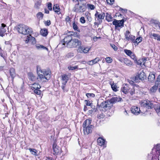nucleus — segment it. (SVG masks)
I'll return each instance as SVG.
<instances>
[{
	"instance_id": "nucleus-1",
	"label": "nucleus",
	"mask_w": 160,
	"mask_h": 160,
	"mask_svg": "<svg viewBox=\"0 0 160 160\" xmlns=\"http://www.w3.org/2000/svg\"><path fill=\"white\" fill-rule=\"evenodd\" d=\"M37 72L38 74L37 77L31 72L28 73V78L30 80L35 81L37 79L39 82L42 83L46 82L51 78V72L49 70H41L37 68Z\"/></svg>"
},
{
	"instance_id": "nucleus-2",
	"label": "nucleus",
	"mask_w": 160,
	"mask_h": 160,
	"mask_svg": "<svg viewBox=\"0 0 160 160\" xmlns=\"http://www.w3.org/2000/svg\"><path fill=\"white\" fill-rule=\"evenodd\" d=\"M76 3L74 7L73 10L77 13H81L86 11L85 5L84 4H81L80 2L84 0H73Z\"/></svg>"
},
{
	"instance_id": "nucleus-3",
	"label": "nucleus",
	"mask_w": 160,
	"mask_h": 160,
	"mask_svg": "<svg viewBox=\"0 0 160 160\" xmlns=\"http://www.w3.org/2000/svg\"><path fill=\"white\" fill-rule=\"evenodd\" d=\"M160 155V144H158L152 149V153L149 154L148 158L152 157V160H159L158 157Z\"/></svg>"
},
{
	"instance_id": "nucleus-4",
	"label": "nucleus",
	"mask_w": 160,
	"mask_h": 160,
	"mask_svg": "<svg viewBox=\"0 0 160 160\" xmlns=\"http://www.w3.org/2000/svg\"><path fill=\"white\" fill-rule=\"evenodd\" d=\"M91 120L87 119L83 123V131L84 134L88 135L92 132L93 126L91 125Z\"/></svg>"
},
{
	"instance_id": "nucleus-5",
	"label": "nucleus",
	"mask_w": 160,
	"mask_h": 160,
	"mask_svg": "<svg viewBox=\"0 0 160 160\" xmlns=\"http://www.w3.org/2000/svg\"><path fill=\"white\" fill-rule=\"evenodd\" d=\"M17 30L18 32L24 35L30 34L32 32L31 28L23 24H20L18 25Z\"/></svg>"
},
{
	"instance_id": "nucleus-6",
	"label": "nucleus",
	"mask_w": 160,
	"mask_h": 160,
	"mask_svg": "<svg viewBox=\"0 0 160 160\" xmlns=\"http://www.w3.org/2000/svg\"><path fill=\"white\" fill-rule=\"evenodd\" d=\"M70 78V76L69 75L63 74L62 76V88L64 91L67 92L68 91V89H65V87L66 84L67 83L68 80Z\"/></svg>"
},
{
	"instance_id": "nucleus-7",
	"label": "nucleus",
	"mask_w": 160,
	"mask_h": 160,
	"mask_svg": "<svg viewBox=\"0 0 160 160\" xmlns=\"http://www.w3.org/2000/svg\"><path fill=\"white\" fill-rule=\"evenodd\" d=\"M81 45V42L80 41L77 39H72L71 42L68 44V47L75 48L78 46H80Z\"/></svg>"
},
{
	"instance_id": "nucleus-8",
	"label": "nucleus",
	"mask_w": 160,
	"mask_h": 160,
	"mask_svg": "<svg viewBox=\"0 0 160 160\" xmlns=\"http://www.w3.org/2000/svg\"><path fill=\"white\" fill-rule=\"evenodd\" d=\"M146 77L144 72L142 71L138 73L134 78H133V79L135 82H138V80H143L146 78Z\"/></svg>"
},
{
	"instance_id": "nucleus-9",
	"label": "nucleus",
	"mask_w": 160,
	"mask_h": 160,
	"mask_svg": "<svg viewBox=\"0 0 160 160\" xmlns=\"http://www.w3.org/2000/svg\"><path fill=\"white\" fill-rule=\"evenodd\" d=\"M40 88V85L35 83L32 84L31 86V88L32 89H34V92L37 95H40L41 93V91L39 90Z\"/></svg>"
},
{
	"instance_id": "nucleus-10",
	"label": "nucleus",
	"mask_w": 160,
	"mask_h": 160,
	"mask_svg": "<svg viewBox=\"0 0 160 160\" xmlns=\"http://www.w3.org/2000/svg\"><path fill=\"white\" fill-rule=\"evenodd\" d=\"M95 16L97 18V20L100 23L102 22V20L104 19L105 13L104 12H102L101 13H100L96 11Z\"/></svg>"
},
{
	"instance_id": "nucleus-11",
	"label": "nucleus",
	"mask_w": 160,
	"mask_h": 160,
	"mask_svg": "<svg viewBox=\"0 0 160 160\" xmlns=\"http://www.w3.org/2000/svg\"><path fill=\"white\" fill-rule=\"evenodd\" d=\"M124 20L122 19L120 20H118L114 19L112 22V24L115 26V29H118V27L123 26L124 25Z\"/></svg>"
},
{
	"instance_id": "nucleus-12",
	"label": "nucleus",
	"mask_w": 160,
	"mask_h": 160,
	"mask_svg": "<svg viewBox=\"0 0 160 160\" xmlns=\"http://www.w3.org/2000/svg\"><path fill=\"white\" fill-rule=\"evenodd\" d=\"M142 106L149 108H153V104L151 102L148 100H144L141 103Z\"/></svg>"
},
{
	"instance_id": "nucleus-13",
	"label": "nucleus",
	"mask_w": 160,
	"mask_h": 160,
	"mask_svg": "<svg viewBox=\"0 0 160 160\" xmlns=\"http://www.w3.org/2000/svg\"><path fill=\"white\" fill-rule=\"evenodd\" d=\"M90 49V48H85L83 46H80L78 48L77 51L80 53H86L88 52Z\"/></svg>"
},
{
	"instance_id": "nucleus-14",
	"label": "nucleus",
	"mask_w": 160,
	"mask_h": 160,
	"mask_svg": "<svg viewBox=\"0 0 160 160\" xmlns=\"http://www.w3.org/2000/svg\"><path fill=\"white\" fill-rule=\"evenodd\" d=\"M131 85L127 84H123L121 88V91L124 94H127L128 93L129 89Z\"/></svg>"
},
{
	"instance_id": "nucleus-15",
	"label": "nucleus",
	"mask_w": 160,
	"mask_h": 160,
	"mask_svg": "<svg viewBox=\"0 0 160 160\" xmlns=\"http://www.w3.org/2000/svg\"><path fill=\"white\" fill-rule=\"evenodd\" d=\"M72 39V38L71 36H67L63 40L64 43L62 44L63 45H65L66 44L67 46L68 47V44L70 43Z\"/></svg>"
},
{
	"instance_id": "nucleus-16",
	"label": "nucleus",
	"mask_w": 160,
	"mask_h": 160,
	"mask_svg": "<svg viewBox=\"0 0 160 160\" xmlns=\"http://www.w3.org/2000/svg\"><path fill=\"white\" fill-rule=\"evenodd\" d=\"M131 112L135 115H138L140 113V110L137 106H133L131 108Z\"/></svg>"
},
{
	"instance_id": "nucleus-17",
	"label": "nucleus",
	"mask_w": 160,
	"mask_h": 160,
	"mask_svg": "<svg viewBox=\"0 0 160 160\" xmlns=\"http://www.w3.org/2000/svg\"><path fill=\"white\" fill-rule=\"evenodd\" d=\"M6 27V25L4 23H2L0 28V36L3 37L4 36L5 32H6V29L4 28Z\"/></svg>"
},
{
	"instance_id": "nucleus-18",
	"label": "nucleus",
	"mask_w": 160,
	"mask_h": 160,
	"mask_svg": "<svg viewBox=\"0 0 160 160\" xmlns=\"http://www.w3.org/2000/svg\"><path fill=\"white\" fill-rule=\"evenodd\" d=\"M53 149L54 154H58L60 153L61 148L58 147L55 143L53 144Z\"/></svg>"
},
{
	"instance_id": "nucleus-19",
	"label": "nucleus",
	"mask_w": 160,
	"mask_h": 160,
	"mask_svg": "<svg viewBox=\"0 0 160 160\" xmlns=\"http://www.w3.org/2000/svg\"><path fill=\"white\" fill-rule=\"evenodd\" d=\"M158 86L157 84L155 85L150 89V93L151 94H153L157 92Z\"/></svg>"
},
{
	"instance_id": "nucleus-20",
	"label": "nucleus",
	"mask_w": 160,
	"mask_h": 160,
	"mask_svg": "<svg viewBox=\"0 0 160 160\" xmlns=\"http://www.w3.org/2000/svg\"><path fill=\"white\" fill-rule=\"evenodd\" d=\"M122 98L119 97H115L112 98L110 101V103H114L121 101Z\"/></svg>"
},
{
	"instance_id": "nucleus-21",
	"label": "nucleus",
	"mask_w": 160,
	"mask_h": 160,
	"mask_svg": "<svg viewBox=\"0 0 160 160\" xmlns=\"http://www.w3.org/2000/svg\"><path fill=\"white\" fill-rule=\"evenodd\" d=\"M9 73L10 76L12 78V80L13 82L14 78L16 76L15 71L14 68H12L9 70Z\"/></svg>"
},
{
	"instance_id": "nucleus-22",
	"label": "nucleus",
	"mask_w": 160,
	"mask_h": 160,
	"mask_svg": "<svg viewBox=\"0 0 160 160\" xmlns=\"http://www.w3.org/2000/svg\"><path fill=\"white\" fill-rule=\"evenodd\" d=\"M155 75L152 72H150L148 77V81L151 82H153L155 79Z\"/></svg>"
},
{
	"instance_id": "nucleus-23",
	"label": "nucleus",
	"mask_w": 160,
	"mask_h": 160,
	"mask_svg": "<svg viewBox=\"0 0 160 160\" xmlns=\"http://www.w3.org/2000/svg\"><path fill=\"white\" fill-rule=\"evenodd\" d=\"M106 102H102L98 106V108L100 110L105 111V107Z\"/></svg>"
},
{
	"instance_id": "nucleus-24",
	"label": "nucleus",
	"mask_w": 160,
	"mask_h": 160,
	"mask_svg": "<svg viewBox=\"0 0 160 160\" xmlns=\"http://www.w3.org/2000/svg\"><path fill=\"white\" fill-rule=\"evenodd\" d=\"M97 141L99 145L100 146H102L104 145L105 140L101 137H99Z\"/></svg>"
},
{
	"instance_id": "nucleus-25",
	"label": "nucleus",
	"mask_w": 160,
	"mask_h": 160,
	"mask_svg": "<svg viewBox=\"0 0 160 160\" xmlns=\"http://www.w3.org/2000/svg\"><path fill=\"white\" fill-rule=\"evenodd\" d=\"M110 84L111 85V88L113 91L115 92L118 91V87L116 84L114 83L113 82H110Z\"/></svg>"
},
{
	"instance_id": "nucleus-26",
	"label": "nucleus",
	"mask_w": 160,
	"mask_h": 160,
	"mask_svg": "<svg viewBox=\"0 0 160 160\" xmlns=\"http://www.w3.org/2000/svg\"><path fill=\"white\" fill-rule=\"evenodd\" d=\"M106 19L108 22L112 21L113 18L111 16L110 14L108 13H106Z\"/></svg>"
},
{
	"instance_id": "nucleus-27",
	"label": "nucleus",
	"mask_w": 160,
	"mask_h": 160,
	"mask_svg": "<svg viewBox=\"0 0 160 160\" xmlns=\"http://www.w3.org/2000/svg\"><path fill=\"white\" fill-rule=\"evenodd\" d=\"M147 60L146 58H142L141 60H139L137 62V64L141 66L142 65H144L145 61Z\"/></svg>"
},
{
	"instance_id": "nucleus-28",
	"label": "nucleus",
	"mask_w": 160,
	"mask_h": 160,
	"mask_svg": "<svg viewBox=\"0 0 160 160\" xmlns=\"http://www.w3.org/2000/svg\"><path fill=\"white\" fill-rule=\"evenodd\" d=\"M53 10L55 12L57 13L58 14H60V8L58 5H55L53 7Z\"/></svg>"
},
{
	"instance_id": "nucleus-29",
	"label": "nucleus",
	"mask_w": 160,
	"mask_h": 160,
	"mask_svg": "<svg viewBox=\"0 0 160 160\" xmlns=\"http://www.w3.org/2000/svg\"><path fill=\"white\" fill-rule=\"evenodd\" d=\"M124 52L128 55L131 56V58H132L134 59V56L132 55L131 56V55H132V52L131 51H130V50H128V49H125L124 50Z\"/></svg>"
},
{
	"instance_id": "nucleus-30",
	"label": "nucleus",
	"mask_w": 160,
	"mask_h": 160,
	"mask_svg": "<svg viewBox=\"0 0 160 160\" xmlns=\"http://www.w3.org/2000/svg\"><path fill=\"white\" fill-rule=\"evenodd\" d=\"M40 32L42 36L45 37L47 36L48 34V30L46 29H41L40 31Z\"/></svg>"
},
{
	"instance_id": "nucleus-31",
	"label": "nucleus",
	"mask_w": 160,
	"mask_h": 160,
	"mask_svg": "<svg viewBox=\"0 0 160 160\" xmlns=\"http://www.w3.org/2000/svg\"><path fill=\"white\" fill-rule=\"evenodd\" d=\"M110 101L108 102H106L105 107V111L107 110L110 109L112 106V105L111 103H110Z\"/></svg>"
},
{
	"instance_id": "nucleus-32",
	"label": "nucleus",
	"mask_w": 160,
	"mask_h": 160,
	"mask_svg": "<svg viewBox=\"0 0 160 160\" xmlns=\"http://www.w3.org/2000/svg\"><path fill=\"white\" fill-rule=\"evenodd\" d=\"M135 89L134 87L131 85L128 92L130 93L131 95H133L135 94Z\"/></svg>"
},
{
	"instance_id": "nucleus-33",
	"label": "nucleus",
	"mask_w": 160,
	"mask_h": 160,
	"mask_svg": "<svg viewBox=\"0 0 160 160\" xmlns=\"http://www.w3.org/2000/svg\"><path fill=\"white\" fill-rule=\"evenodd\" d=\"M36 48L38 50H48V48L42 45H38L36 46Z\"/></svg>"
},
{
	"instance_id": "nucleus-34",
	"label": "nucleus",
	"mask_w": 160,
	"mask_h": 160,
	"mask_svg": "<svg viewBox=\"0 0 160 160\" xmlns=\"http://www.w3.org/2000/svg\"><path fill=\"white\" fill-rule=\"evenodd\" d=\"M78 22H74L72 24V28L74 30L79 31V30L78 26Z\"/></svg>"
},
{
	"instance_id": "nucleus-35",
	"label": "nucleus",
	"mask_w": 160,
	"mask_h": 160,
	"mask_svg": "<svg viewBox=\"0 0 160 160\" xmlns=\"http://www.w3.org/2000/svg\"><path fill=\"white\" fill-rule=\"evenodd\" d=\"M28 150H29L30 152L32 154L35 156L38 155L37 153V151L36 149L29 148L28 149Z\"/></svg>"
},
{
	"instance_id": "nucleus-36",
	"label": "nucleus",
	"mask_w": 160,
	"mask_h": 160,
	"mask_svg": "<svg viewBox=\"0 0 160 160\" xmlns=\"http://www.w3.org/2000/svg\"><path fill=\"white\" fill-rule=\"evenodd\" d=\"M142 41V38L139 37L135 41H134L133 43H134L135 45H137L138 43H140Z\"/></svg>"
},
{
	"instance_id": "nucleus-37",
	"label": "nucleus",
	"mask_w": 160,
	"mask_h": 160,
	"mask_svg": "<svg viewBox=\"0 0 160 160\" xmlns=\"http://www.w3.org/2000/svg\"><path fill=\"white\" fill-rule=\"evenodd\" d=\"M41 1L40 0L37 1L35 4L34 7L36 8H39V6L41 4Z\"/></svg>"
},
{
	"instance_id": "nucleus-38",
	"label": "nucleus",
	"mask_w": 160,
	"mask_h": 160,
	"mask_svg": "<svg viewBox=\"0 0 160 160\" xmlns=\"http://www.w3.org/2000/svg\"><path fill=\"white\" fill-rule=\"evenodd\" d=\"M43 16V14L41 12H39L37 13L36 16L38 19L39 20L42 19Z\"/></svg>"
},
{
	"instance_id": "nucleus-39",
	"label": "nucleus",
	"mask_w": 160,
	"mask_h": 160,
	"mask_svg": "<svg viewBox=\"0 0 160 160\" xmlns=\"http://www.w3.org/2000/svg\"><path fill=\"white\" fill-rule=\"evenodd\" d=\"M124 62L128 66L132 64V62L127 58H125L124 59Z\"/></svg>"
},
{
	"instance_id": "nucleus-40",
	"label": "nucleus",
	"mask_w": 160,
	"mask_h": 160,
	"mask_svg": "<svg viewBox=\"0 0 160 160\" xmlns=\"http://www.w3.org/2000/svg\"><path fill=\"white\" fill-rule=\"evenodd\" d=\"M155 84H157L159 87L160 86V75L158 76L157 80L155 82Z\"/></svg>"
},
{
	"instance_id": "nucleus-41",
	"label": "nucleus",
	"mask_w": 160,
	"mask_h": 160,
	"mask_svg": "<svg viewBox=\"0 0 160 160\" xmlns=\"http://www.w3.org/2000/svg\"><path fill=\"white\" fill-rule=\"evenodd\" d=\"M155 109L158 115H160V105H158L155 107Z\"/></svg>"
},
{
	"instance_id": "nucleus-42",
	"label": "nucleus",
	"mask_w": 160,
	"mask_h": 160,
	"mask_svg": "<svg viewBox=\"0 0 160 160\" xmlns=\"http://www.w3.org/2000/svg\"><path fill=\"white\" fill-rule=\"evenodd\" d=\"M74 56V53L73 52H69L68 53L66 56V58H71Z\"/></svg>"
},
{
	"instance_id": "nucleus-43",
	"label": "nucleus",
	"mask_w": 160,
	"mask_h": 160,
	"mask_svg": "<svg viewBox=\"0 0 160 160\" xmlns=\"http://www.w3.org/2000/svg\"><path fill=\"white\" fill-rule=\"evenodd\" d=\"M130 32L128 31H127L125 34V38L127 40H129L130 38Z\"/></svg>"
},
{
	"instance_id": "nucleus-44",
	"label": "nucleus",
	"mask_w": 160,
	"mask_h": 160,
	"mask_svg": "<svg viewBox=\"0 0 160 160\" xmlns=\"http://www.w3.org/2000/svg\"><path fill=\"white\" fill-rule=\"evenodd\" d=\"M78 66H75L74 67H73L71 66H69L68 67V68L69 70H73L78 68Z\"/></svg>"
},
{
	"instance_id": "nucleus-45",
	"label": "nucleus",
	"mask_w": 160,
	"mask_h": 160,
	"mask_svg": "<svg viewBox=\"0 0 160 160\" xmlns=\"http://www.w3.org/2000/svg\"><path fill=\"white\" fill-rule=\"evenodd\" d=\"M86 16L87 18V19L88 21L89 22H91L92 20V18L91 16L90 13H88L87 15H86Z\"/></svg>"
},
{
	"instance_id": "nucleus-46",
	"label": "nucleus",
	"mask_w": 160,
	"mask_h": 160,
	"mask_svg": "<svg viewBox=\"0 0 160 160\" xmlns=\"http://www.w3.org/2000/svg\"><path fill=\"white\" fill-rule=\"evenodd\" d=\"M106 62L108 63H110L112 61V58L110 57H107L106 58Z\"/></svg>"
},
{
	"instance_id": "nucleus-47",
	"label": "nucleus",
	"mask_w": 160,
	"mask_h": 160,
	"mask_svg": "<svg viewBox=\"0 0 160 160\" xmlns=\"http://www.w3.org/2000/svg\"><path fill=\"white\" fill-rule=\"evenodd\" d=\"M100 60V58L98 57H97L94 59L92 60V61L94 64H96Z\"/></svg>"
},
{
	"instance_id": "nucleus-48",
	"label": "nucleus",
	"mask_w": 160,
	"mask_h": 160,
	"mask_svg": "<svg viewBox=\"0 0 160 160\" xmlns=\"http://www.w3.org/2000/svg\"><path fill=\"white\" fill-rule=\"evenodd\" d=\"M87 6L89 8H90L91 10H93L95 8V7L94 5L90 4H87Z\"/></svg>"
},
{
	"instance_id": "nucleus-49",
	"label": "nucleus",
	"mask_w": 160,
	"mask_h": 160,
	"mask_svg": "<svg viewBox=\"0 0 160 160\" xmlns=\"http://www.w3.org/2000/svg\"><path fill=\"white\" fill-rule=\"evenodd\" d=\"M105 116L103 113H101L99 115H98L97 116V118L98 119L103 118Z\"/></svg>"
},
{
	"instance_id": "nucleus-50",
	"label": "nucleus",
	"mask_w": 160,
	"mask_h": 160,
	"mask_svg": "<svg viewBox=\"0 0 160 160\" xmlns=\"http://www.w3.org/2000/svg\"><path fill=\"white\" fill-rule=\"evenodd\" d=\"M88 98H90L91 97H95V94L93 93H87L86 94Z\"/></svg>"
},
{
	"instance_id": "nucleus-51",
	"label": "nucleus",
	"mask_w": 160,
	"mask_h": 160,
	"mask_svg": "<svg viewBox=\"0 0 160 160\" xmlns=\"http://www.w3.org/2000/svg\"><path fill=\"white\" fill-rule=\"evenodd\" d=\"M110 46L111 47L115 50L116 51L118 49L117 47L113 44H111Z\"/></svg>"
},
{
	"instance_id": "nucleus-52",
	"label": "nucleus",
	"mask_w": 160,
	"mask_h": 160,
	"mask_svg": "<svg viewBox=\"0 0 160 160\" xmlns=\"http://www.w3.org/2000/svg\"><path fill=\"white\" fill-rule=\"evenodd\" d=\"M29 37L30 38V41H32V42L33 43L35 42V38L34 37H32L30 34L29 35Z\"/></svg>"
},
{
	"instance_id": "nucleus-53",
	"label": "nucleus",
	"mask_w": 160,
	"mask_h": 160,
	"mask_svg": "<svg viewBox=\"0 0 160 160\" xmlns=\"http://www.w3.org/2000/svg\"><path fill=\"white\" fill-rule=\"evenodd\" d=\"M80 22L82 23H84L86 22V21L85 19V18L83 17H82L80 18Z\"/></svg>"
},
{
	"instance_id": "nucleus-54",
	"label": "nucleus",
	"mask_w": 160,
	"mask_h": 160,
	"mask_svg": "<svg viewBox=\"0 0 160 160\" xmlns=\"http://www.w3.org/2000/svg\"><path fill=\"white\" fill-rule=\"evenodd\" d=\"M153 22L155 24H157L158 25L159 27L160 26V23L159 21L156 20H153Z\"/></svg>"
},
{
	"instance_id": "nucleus-55",
	"label": "nucleus",
	"mask_w": 160,
	"mask_h": 160,
	"mask_svg": "<svg viewBox=\"0 0 160 160\" xmlns=\"http://www.w3.org/2000/svg\"><path fill=\"white\" fill-rule=\"evenodd\" d=\"M85 101L86 102V104L87 106H92V104L91 103L90 101H88L87 100H85Z\"/></svg>"
},
{
	"instance_id": "nucleus-56",
	"label": "nucleus",
	"mask_w": 160,
	"mask_h": 160,
	"mask_svg": "<svg viewBox=\"0 0 160 160\" xmlns=\"http://www.w3.org/2000/svg\"><path fill=\"white\" fill-rule=\"evenodd\" d=\"M48 9L50 10H52V3H51L50 2L48 3Z\"/></svg>"
},
{
	"instance_id": "nucleus-57",
	"label": "nucleus",
	"mask_w": 160,
	"mask_h": 160,
	"mask_svg": "<svg viewBox=\"0 0 160 160\" xmlns=\"http://www.w3.org/2000/svg\"><path fill=\"white\" fill-rule=\"evenodd\" d=\"M133 78H132L131 80H128V82L130 83L131 84H133L134 82H135L133 80Z\"/></svg>"
},
{
	"instance_id": "nucleus-58",
	"label": "nucleus",
	"mask_w": 160,
	"mask_h": 160,
	"mask_svg": "<svg viewBox=\"0 0 160 160\" xmlns=\"http://www.w3.org/2000/svg\"><path fill=\"white\" fill-rule=\"evenodd\" d=\"M108 3L109 4H113L114 2V0H106Z\"/></svg>"
},
{
	"instance_id": "nucleus-59",
	"label": "nucleus",
	"mask_w": 160,
	"mask_h": 160,
	"mask_svg": "<svg viewBox=\"0 0 160 160\" xmlns=\"http://www.w3.org/2000/svg\"><path fill=\"white\" fill-rule=\"evenodd\" d=\"M46 25L49 26L51 24V22L50 20H47L45 22V23Z\"/></svg>"
},
{
	"instance_id": "nucleus-60",
	"label": "nucleus",
	"mask_w": 160,
	"mask_h": 160,
	"mask_svg": "<svg viewBox=\"0 0 160 160\" xmlns=\"http://www.w3.org/2000/svg\"><path fill=\"white\" fill-rule=\"evenodd\" d=\"M30 38L29 37V35L27 37V38L26 40H25V42L26 43H27L29 41H30Z\"/></svg>"
},
{
	"instance_id": "nucleus-61",
	"label": "nucleus",
	"mask_w": 160,
	"mask_h": 160,
	"mask_svg": "<svg viewBox=\"0 0 160 160\" xmlns=\"http://www.w3.org/2000/svg\"><path fill=\"white\" fill-rule=\"evenodd\" d=\"M91 108H92V109L93 112L94 111V112H96L97 110V108H95V106H91Z\"/></svg>"
},
{
	"instance_id": "nucleus-62",
	"label": "nucleus",
	"mask_w": 160,
	"mask_h": 160,
	"mask_svg": "<svg viewBox=\"0 0 160 160\" xmlns=\"http://www.w3.org/2000/svg\"><path fill=\"white\" fill-rule=\"evenodd\" d=\"M70 18L69 17H67L66 18V21L67 22H70Z\"/></svg>"
},
{
	"instance_id": "nucleus-63",
	"label": "nucleus",
	"mask_w": 160,
	"mask_h": 160,
	"mask_svg": "<svg viewBox=\"0 0 160 160\" xmlns=\"http://www.w3.org/2000/svg\"><path fill=\"white\" fill-rule=\"evenodd\" d=\"M87 63L88 64L90 65H92L94 64L93 62L92 61V60L88 62Z\"/></svg>"
},
{
	"instance_id": "nucleus-64",
	"label": "nucleus",
	"mask_w": 160,
	"mask_h": 160,
	"mask_svg": "<svg viewBox=\"0 0 160 160\" xmlns=\"http://www.w3.org/2000/svg\"><path fill=\"white\" fill-rule=\"evenodd\" d=\"M93 112L92 109L89 110L88 111V114L89 115H90Z\"/></svg>"
}]
</instances>
